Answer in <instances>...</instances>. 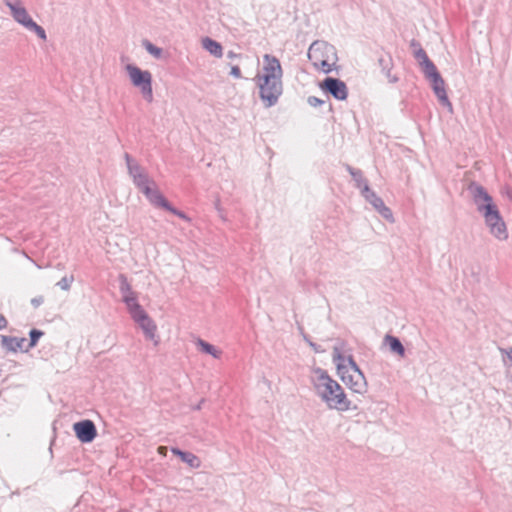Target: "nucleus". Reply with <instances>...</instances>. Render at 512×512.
<instances>
[{"mask_svg":"<svg viewBox=\"0 0 512 512\" xmlns=\"http://www.w3.org/2000/svg\"><path fill=\"white\" fill-rule=\"evenodd\" d=\"M197 345L201 349V351L212 355L214 358H219L221 356L220 350L216 349L213 345H211L203 340H198Z\"/></svg>","mask_w":512,"mask_h":512,"instance_id":"nucleus-16","label":"nucleus"},{"mask_svg":"<svg viewBox=\"0 0 512 512\" xmlns=\"http://www.w3.org/2000/svg\"><path fill=\"white\" fill-rule=\"evenodd\" d=\"M167 452V448L165 446L158 447V453L165 456Z\"/></svg>","mask_w":512,"mask_h":512,"instance_id":"nucleus-27","label":"nucleus"},{"mask_svg":"<svg viewBox=\"0 0 512 512\" xmlns=\"http://www.w3.org/2000/svg\"><path fill=\"white\" fill-rule=\"evenodd\" d=\"M430 81L432 83L433 90H434L436 96L438 97V99L440 100V102L444 105H448L451 107V103L448 100L446 90H445V82L441 78V76L434 78Z\"/></svg>","mask_w":512,"mask_h":512,"instance_id":"nucleus-12","label":"nucleus"},{"mask_svg":"<svg viewBox=\"0 0 512 512\" xmlns=\"http://www.w3.org/2000/svg\"><path fill=\"white\" fill-rule=\"evenodd\" d=\"M282 77L283 69L279 59L265 54L255 80L266 106L274 105L282 94Z\"/></svg>","mask_w":512,"mask_h":512,"instance_id":"nucleus-1","label":"nucleus"},{"mask_svg":"<svg viewBox=\"0 0 512 512\" xmlns=\"http://www.w3.org/2000/svg\"><path fill=\"white\" fill-rule=\"evenodd\" d=\"M7 5L10 7L14 19L24 27L28 28L34 22L24 7L11 0H7Z\"/></svg>","mask_w":512,"mask_h":512,"instance_id":"nucleus-11","label":"nucleus"},{"mask_svg":"<svg viewBox=\"0 0 512 512\" xmlns=\"http://www.w3.org/2000/svg\"><path fill=\"white\" fill-rule=\"evenodd\" d=\"M128 160V168L129 173L132 175L134 179V183L137 187L146 195V197L150 200V202L156 206L162 207L175 215L185 218V215L172 208L165 197L158 191L155 187L153 181L149 180L146 174L142 171V169L138 165H134L130 162L129 156H126Z\"/></svg>","mask_w":512,"mask_h":512,"instance_id":"nucleus-6","label":"nucleus"},{"mask_svg":"<svg viewBox=\"0 0 512 512\" xmlns=\"http://www.w3.org/2000/svg\"><path fill=\"white\" fill-rule=\"evenodd\" d=\"M172 453L185 462L191 468H199L201 466V460L198 456L190 452H184L177 448H172Z\"/></svg>","mask_w":512,"mask_h":512,"instance_id":"nucleus-13","label":"nucleus"},{"mask_svg":"<svg viewBox=\"0 0 512 512\" xmlns=\"http://www.w3.org/2000/svg\"><path fill=\"white\" fill-rule=\"evenodd\" d=\"M314 388L317 394L331 409L347 411L351 402L346 397L342 387L323 371H316L313 378Z\"/></svg>","mask_w":512,"mask_h":512,"instance_id":"nucleus-3","label":"nucleus"},{"mask_svg":"<svg viewBox=\"0 0 512 512\" xmlns=\"http://www.w3.org/2000/svg\"><path fill=\"white\" fill-rule=\"evenodd\" d=\"M7 325V320L3 315L0 314V330L5 328Z\"/></svg>","mask_w":512,"mask_h":512,"instance_id":"nucleus-26","label":"nucleus"},{"mask_svg":"<svg viewBox=\"0 0 512 512\" xmlns=\"http://www.w3.org/2000/svg\"><path fill=\"white\" fill-rule=\"evenodd\" d=\"M73 430L77 438L83 443H89L97 435L96 427L91 420H83L73 425Z\"/></svg>","mask_w":512,"mask_h":512,"instance_id":"nucleus-10","label":"nucleus"},{"mask_svg":"<svg viewBox=\"0 0 512 512\" xmlns=\"http://www.w3.org/2000/svg\"><path fill=\"white\" fill-rule=\"evenodd\" d=\"M308 102L312 106H319V105L323 104V101L317 97H309Z\"/></svg>","mask_w":512,"mask_h":512,"instance_id":"nucleus-25","label":"nucleus"},{"mask_svg":"<svg viewBox=\"0 0 512 512\" xmlns=\"http://www.w3.org/2000/svg\"><path fill=\"white\" fill-rule=\"evenodd\" d=\"M421 66H422L424 74L430 80L440 76L435 65L430 61V59L424 63H421Z\"/></svg>","mask_w":512,"mask_h":512,"instance_id":"nucleus-17","label":"nucleus"},{"mask_svg":"<svg viewBox=\"0 0 512 512\" xmlns=\"http://www.w3.org/2000/svg\"><path fill=\"white\" fill-rule=\"evenodd\" d=\"M120 289L123 302L126 305L130 317L142 330L145 338L149 341H152L153 344L157 346L160 342V338L157 333V325L145 311V309L140 305L137 293L132 290L130 284L125 278L121 283Z\"/></svg>","mask_w":512,"mask_h":512,"instance_id":"nucleus-2","label":"nucleus"},{"mask_svg":"<svg viewBox=\"0 0 512 512\" xmlns=\"http://www.w3.org/2000/svg\"><path fill=\"white\" fill-rule=\"evenodd\" d=\"M474 199L478 210L485 218L490 232L498 239H506L507 230L505 223L500 216L497 206L493 203L488 193L482 187H477L475 189Z\"/></svg>","mask_w":512,"mask_h":512,"instance_id":"nucleus-5","label":"nucleus"},{"mask_svg":"<svg viewBox=\"0 0 512 512\" xmlns=\"http://www.w3.org/2000/svg\"><path fill=\"white\" fill-rule=\"evenodd\" d=\"M131 83L140 89L143 97L151 102L153 99L152 75L147 70H141L139 67L128 64L125 67Z\"/></svg>","mask_w":512,"mask_h":512,"instance_id":"nucleus-8","label":"nucleus"},{"mask_svg":"<svg viewBox=\"0 0 512 512\" xmlns=\"http://www.w3.org/2000/svg\"><path fill=\"white\" fill-rule=\"evenodd\" d=\"M145 48L146 50L152 54L154 57L156 58H159L161 57V54H162V50L156 46H154L153 44H151L150 42H146L145 43Z\"/></svg>","mask_w":512,"mask_h":512,"instance_id":"nucleus-20","label":"nucleus"},{"mask_svg":"<svg viewBox=\"0 0 512 512\" xmlns=\"http://www.w3.org/2000/svg\"><path fill=\"white\" fill-rule=\"evenodd\" d=\"M202 46L215 57L220 58L223 55V48L221 44L209 37L202 39Z\"/></svg>","mask_w":512,"mask_h":512,"instance_id":"nucleus-14","label":"nucleus"},{"mask_svg":"<svg viewBox=\"0 0 512 512\" xmlns=\"http://www.w3.org/2000/svg\"><path fill=\"white\" fill-rule=\"evenodd\" d=\"M416 57L420 61V64L429 60L426 52L422 49H420L419 51L416 52Z\"/></svg>","mask_w":512,"mask_h":512,"instance_id":"nucleus-23","label":"nucleus"},{"mask_svg":"<svg viewBox=\"0 0 512 512\" xmlns=\"http://www.w3.org/2000/svg\"><path fill=\"white\" fill-rule=\"evenodd\" d=\"M308 58L316 69L324 73L332 71L337 62L334 47L322 41H316L310 46Z\"/></svg>","mask_w":512,"mask_h":512,"instance_id":"nucleus-7","label":"nucleus"},{"mask_svg":"<svg viewBox=\"0 0 512 512\" xmlns=\"http://www.w3.org/2000/svg\"><path fill=\"white\" fill-rule=\"evenodd\" d=\"M385 342L389 345L391 351L397 353L400 356L404 355V347L396 337L387 335L385 337Z\"/></svg>","mask_w":512,"mask_h":512,"instance_id":"nucleus-15","label":"nucleus"},{"mask_svg":"<svg viewBox=\"0 0 512 512\" xmlns=\"http://www.w3.org/2000/svg\"><path fill=\"white\" fill-rule=\"evenodd\" d=\"M231 75L234 76L235 78H241L242 77V73H241V70L238 66H233L231 68V71H230Z\"/></svg>","mask_w":512,"mask_h":512,"instance_id":"nucleus-24","label":"nucleus"},{"mask_svg":"<svg viewBox=\"0 0 512 512\" xmlns=\"http://www.w3.org/2000/svg\"><path fill=\"white\" fill-rule=\"evenodd\" d=\"M319 87L322 91L330 93L337 100H345L348 96L346 84L336 78H326L319 84Z\"/></svg>","mask_w":512,"mask_h":512,"instance_id":"nucleus-9","label":"nucleus"},{"mask_svg":"<svg viewBox=\"0 0 512 512\" xmlns=\"http://www.w3.org/2000/svg\"><path fill=\"white\" fill-rule=\"evenodd\" d=\"M11 342H12V343H15V346H13V347H12L13 349H17V348H19V349H23V348H25V347H24V344H25L27 341H26V339H24V338H21V339L13 338V339H11Z\"/></svg>","mask_w":512,"mask_h":512,"instance_id":"nucleus-22","label":"nucleus"},{"mask_svg":"<svg viewBox=\"0 0 512 512\" xmlns=\"http://www.w3.org/2000/svg\"><path fill=\"white\" fill-rule=\"evenodd\" d=\"M371 197H372L371 202L374 205V207L377 210H379L384 217L390 218L392 216V213L389 208L385 207L383 201L380 198L376 197L375 194H373V193L371 194Z\"/></svg>","mask_w":512,"mask_h":512,"instance_id":"nucleus-18","label":"nucleus"},{"mask_svg":"<svg viewBox=\"0 0 512 512\" xmlns=\"http://www.w3.org/2000/svg\"><path fill=\"white\" fill-rule=\"evenodd\" d=\"M27 29H30V30H33L35 31V33L43 40L46 39V33H45V30L39 26L38 24H36L35 22H33Z\"/></svg>","mask_w":512,"mask_h":512,"instance_id":"nucleus-21","label":"nucleus"},{"mask_svg":"<svg viewBox=\"0 0 512 512\" xmlns=\"http://www.w3.org/2000/svg\"><path fill=\"white\" fill-rule=\"evenodd\" d=\"M333 362L336 365L338 376L351 391L358 394L366 392V379L350 356L342 355L340 350L335 348Z\"/></svg>","mask_w":512,"mask_h":512,"instance_id":"nucleus-4","label":"nucleus"},{"mask_svg":"<svg viewBox=\"0 0 512 512\" xmlns=\"http://www.w3.org/2000/svg\"><path fill=\"white\" fill-rule=\"evenodd\" d=\"M42 335H43V332H41L39 330H36V329L31 330V332H30V342L26 345V349L34 347L37 344L39 338Z\"/></svg>","mask_w":512,"mask_h":512,"instance_id":"nucleus-19","label":"nucleus"}]
</instances>
